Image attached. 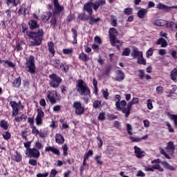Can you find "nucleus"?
I'll use <instances>...</instances> for the list:
<instances>
[{"instance_id":"nucleus-38","label":"nucleus","mask_w":177,"mask_h":177,"mask_svg":"<svg viewBox=\"0 0 177 177\" xmlns=\"http://www.w3.org/2000/svg\"><path fill=\"white\" fill-rule=\"evenodd\" d=\"M93 107L94 109H100V107H102V102L99 100H95L93 102Z\"/></svg>"},{"instance_id":"nucleus-28","label":"nucleus","mask_w":177,"mask_h":177,"mask_svg":"<svg viewBox=\"0 0 177 177\" xmlns=\"http://www.w3.org/2000/svg\"><path fill=\"white\" fill-rule=\"evenodd\" d=\"M167 150H169L170 153H174L175 151V145H174V142L170 141L167 143V146L166 147Z\"/></svg>"},{"instance_id":"nucleus-4","label":"nucleus","mask_w":177,"mask_h":177,"mask_svg":"<svg viewBox=\"0 0 177 177\" xmlns=\"http://www.w3.org/2000/svg\"><path fill=\"white\" fill-rule=\"evenodd\" d=\"M118 34L117 29L111 28V45L114 48H116L118 50H120V46H122V43L117 39Z\"/></svg>"},{"instance_id":"nucleus-10","label":"nucleus","mask_w":177,"mask_h":177,"mask_svg":"<svg viewBox=\"0 0 177 177\" xmlns=\"http://www.w3.org/2000/svg\"><path fill=\"white\" fill-rule=\"evenodd\" d=\"M73 107L75 110V114L77 115H82L85 111V109L82 106L81 102L76 101L73 103Z\"/></svg>"},{"instance_id":"nucleus-9","label":"nucleus","mask_w":177,"mask_h":177,"mask_svg":"<svg viewBox=\"0 0 177 177\" xmlns=\"http://www.w3.org/2000/svg\"><path fill=\"white\" fill-rule=\"evenodd\" d=\"M46 95L47 99L51 104H55V103H56V100H59V99H60V94L57 93V91H49L46 93Z\"/></svg>"},{"instance_id":"nucleus-51","label":"nucleus","mask_w":177,"mask_h":177,"mask_svg":"<svg viewBox=\"0 0 177 177\" xmlns=\"http://www.w3.org/2000/svg\"><path fill=\"white\" fill-rule=\"evenodd\" d=\"M113 127L115 128H117V129H122V127L121 126V123L118 121H115L113 122Z\"/></svg>"},{"instance_id":"nucleus-18","label":"nucleus","mask_w":177,"mask_h":177,"mask_svg":"<svg viewBox=\"0 0 177 177\" xmlns=\"http://www.w3.org/2000/svg\"><path fill=\"white\" fill-rule=\"evenodd\" d=\"M52 1L54 3V6H55V10H54L55 13H56L57 15L60 13V12L63 10V7L59 4V1L57 0H52Z\"/></svg>"},{"instance_id":"nucleus-3","label":"nucleus","mask_w":177,"mask_h":177,"mask_svg":"<svg viewBox=\"0 0 177 177\" xmlns=\"http://www.w3.org/2000/svg\"><path fill=\"white\" fill-rule=\"evenodd\" d=\"M115 106L116 109L119 111H122L123 114H125L126 118H128V117H129V115L131 114V109H129V108H128V104L127 106L126 100H122L120 102L117 101L115 102Z\"/></svg>"},{"instance_id":"nucleus-13","label":"nucleus","mask_w":177,"mask_h":177,"mask_svg":"<svg viewBox=\"0 0 177 177\" xmlns=\"http://www.w3.org/2000/svg\"><path fill=\"white\" fill-rule=\"evenodd\" d=\"M37 115L35 118L37 125H42V119L44 118V113L42 109L39 108L37 110Z\"/></svg>"},{"instance_id":"nucleus-32","label":"nucleus","mask_w":177,"mask_h":177,"mask_svg":"<svg viewBox=\"0 0 177 177\" xmlns=\"http://www.w3.org/2000/svg\"><path fill=\"white\" fill-rule=\"evenodd\" d=\"M8 6L12 5V6H17L20 3V0H6Z\"/></svg>"},{"instance_id":"nucleus-60","label":"nucleus","mask_w":177,"mask_h":177,"mask_svg":"<svg viewBox=\"0 0 177 177\" xmlns=\"http://www.w3.org/2000/svg\"><path fill=\"white\" fill-rule=\"evenodd\" d=\"M53 64L55 66V67H59V66L60 65V60L55 59L53 61Z\"/></svg>"},{"instance_id":"nucleus-12","label":"nucleus","mask_w":177,"mask_h":177,"mask_svg":"<svg viewBox=\"0 0 177 177\" xmlns=\"http://www.w3.org/2000/svg\"><path fill=\"white\" fill-rule=\"evenodd\" d=\"M10 104L12 109V117H16V115H19V110H20V104H17V102L15 101H12L10 102Z\"/></svg>"},{"instance_id":"nucleus-57","label":"nucleus","mask_w":177,"mask_h":177,"mask_svg":"<svg viewBox=\"0 0 177 177\" xmlns=\"http://www.w3.org/2000/svg\"><path fill=\"white\" fill-rule=\"evenodd\" d=\"M30 128L32 129V133L34 135H38L39 133V131H38V129H37V127H35V126H32Z\"/></svg>"},{"instance_id":"nucleus-41","label":"nucleus","mask_w":177,"mask_h":177,"mask_svg":"<svg viewBox=\"0 0 177 177\" xmlns=\"http://www.w3.org/2000/svg\"><path fill=\"white\" fill-rule=\"evenodd\" d=\"M21 154H20V153L19 152H16L15 155V158L14 160L17 162H20V161H21Z\"/></svg>"},{"instance_id":"nucleus-24","label":"nucleus","mask_w":177,"mask_h":177,"mask_svg":"<svg viewBox=\"0 0 177 177\" xmlns=\"http://www.w3.org/2000/svg\"><path fill=\"white\" fill-rule=\"evenodd\" d=\"M52 16V12H44V14L41 16V19L44 23H46L49 19H50V17Z\"/></svg>"},{"instance_id":"nucleus-31","label":"nucleus","mask_w":177,"mask_h":177,"mask_svg":"<svg viewBox=\"0 0 177 177\" xmlns=\"http://www.w3.org/2000/svg\"><path fill=\"white\" fill-rule=\"evenodd\" d=\"M146 13H147V10L142 8L138 10L137 15L140 19H144L145 15H146Z\"/></svg>"},{"instance_id":"nucleus-44","label":"nucleus","mask_w":177,"mask_h":177,"mask_svg":"<svg viewBox=\"0 0 177 177\" xmlns=\"http://www.w3.org/2000/svg\"><path fill=\"white\" fill-rule=\"evenodd\" d=\"M147 106L149 110H153V101L150 99L147 100Z\"/></svg>"},{"instance_id":"nucleus-20","label":"nucleus","mask_w":177,"mask_h":177,"mask_svg":"<svg viewBox=\"0 0 177 177\" xmlns=\"http://www.w3.org/2000/svg\"><path fill=\"white\" fill-rule=\"evenodd\" d=\"M154 24L155 26H158V27L168 26L169 21L163 19H156L154 21Z\"/></svg>"},{"instance_id":"nucleus-45","label":"nucleus","mask_w":177,"mask_h":177,"mask_svg":"<svg viewBox=\"0 0 177 177\" xmlns=\"http://www.w3.org/2000/svg\"><path fill=\"white\" fill-rule=\"evenodd\" d=\"M122 55V56H129V55H131V48H125L123 50Z\"/></svg>"},{"instance_id":"nucleus-16","label":"nucleus","mask_w":177,"mask_h":177,"mask_svg":"<svg viewBox=\"0 0 177 177\" xmlns=\"http://www.w3.org/2000/svg\"><path fill=\"white\" fill-rule=\"evenodd\" d=\"M103 5H106V0H99L92 3L93 9L95 11L99 9L100 6H103Z\"/></svg>"},{"instance_id":"nucleus-23","label":"nucleus","mask_w":177,"mask_h":177,"mask_svg":"<svg viewBox=\"0 0 177 177\" xmlns=\"http://www.w3.org/2000/svg\"><path fill=\"white\" fill-rule=\"evenodd\" d=\"M89 21V24L93 25L95 24V23H97V21H100V18L97 17L96 19L93 18V16L92 15V14H91L90 15L88 16V19Z\"/></svg>"},{"instance_id":"nucleus-59","label":"nucleus","mask_w":177,"mask_h":177,"mask_svg":"<svg viewBox=\"0 0 177 177\" xmlns=\"http://www.w3.org/2000/svg\"><path fill=\"white\" fill-rule=\"evenodd\" d=\"M78 17L80 20H88V16L86 17L85 14H80Z\"/></svg>"},{"instance_id":"nucleus-34","label":"nucleus","mask_w":177,"mask_h":177,"mask_svg":"<svg viewBox=\"0 0 177 177\" xmlns=\"http://www.w3.org/2000/svg\"><path fill=\"white\" fill-rule=\"evenodd\" d=\"M49 53H51L52 56H55V45L52 42H49L48 44Z\"/></svg>"},{"instance_id":"nucleus-27","label":"nucleus","mask_w":177,"mask_h":177,"mask_svg":"<svg viewBox=\"0 0 177 177\" xmlns=\"http://www.w3.org/2000/svg\"><path fill=\"white\" fill-rule=\"evenodd\" d=\"M28 24L31 30H34L35 28H38V27H39L38 23H37L36 21H34V19L30 20Z\"/></svg>"},{"instance_id":"nucleus-35","label":"nucleus","mask_w":177,"mask_h":177,"mask_svg":"<svg viewBox=\"0 0 177 177\" xmlns=\"http://www.w3.org/2000/svg\"><path fill=\"white\" fill-rule=\"evenodd\" d=\"M9 127V124H8V122L6 120H2L0 121V128H2L3 129H8Z\"/></svg>"},{"instance_id":"nucleus-1","label":"nucleus","mask_w":177,"mask_h":177,"mask_svg":"<svg viewBox=\"0 0 177 177\" xmlns=\"http://www.w3.org/2000/svg\"><path fill=\"white\" fill-rule=\"evenodd\" d=\"M77 91L81 95L83 100L86 104L89 103V99H91V90L89 87L87 86L86 84L82 81V80H79L77 82L76 85Z\"/></svg>"},{"instance_id":"nucleus-26","label":"nucleus","mask_w":177,"mask_h":177,"mask_svg":"<svg viewBox=\"0 0 177 177\" xmlns=\"http://www.w3.org/2000/svg\"><path fill=\"white\" fill-rule=\"evenodd\" d=\"M170 77L172 81L177 82V68H174L170 73Z\"/></svg>"},{"instance_id":"nucleus-52","label":"nucleus","mask_w":177,"mask_h":177,"mask_svg":"<svg viewBox=\"0 0 177 177\" xmlns=\"http://www.w3.org/2000/svg\"><path fill=\"white\" fill-rule=\"evenodd\" d=\"M2 136L3 139H5L6 140H8V139H10V133L9 132H4Z\"/></svg>"},{"instance_id":"nucleus-21","label":"nucleus","mask_w":177,"mask_h":177,"mask_svg":"<svg viewBox=\"0 0 177 177\" xmlns=\"http://www.w3.org/2000/svg\"><path fill=\"white\" fill-rule=\"evenodd\" d=\"M156 45H160L161 48H167L168 46V42L162 37H160L157 41Z\"/></svg>"},{"instance_id":"nucleus-25","label":"nucleus","mask_w":177,"mask_h":177,"mask_svg":"<svg viewBox=\"0 0 177 177\" xmlns=\"http://www.w3.org/2000/svg\"><path fill=\"white\" fill-rule=\"evenodd\" d=\"M138 103H139V98L133 97L130 102H128L129 109L131 110L132 106H133V104H138Z\"/></svg>"},{"instance_id":"nucleus-14","label":"nucleus","mask_w":177,"mask_h":177,"mask_svg":"<svg viewBox=\"0 0 177 177\" xmlns=\"http://www.w3.org/2000/svg\"><path fill=\"white\" fill-rule=\"evenodd\" d=\"M113 80L115 81H118V82H122L125 80V73L121 70H118L115 71V76L113 77Z\"/></svg>"},{"instance_id":"nucleus-19","label":"nucleus","mask_w":177,"mask_h":177,"mask_svg":"<svg viewBox=\"0 0 177 177\" xmlns=\"http://www.w3.org/2000/svg\"><path fill=\"white\" fill-rule=\"evenodd\" d=\"M92 8V2H88L84 5V9L88 13V15H92V12H93Z\"/></svg>"},{"instance_id":"nucleus-64","label":"nucleus","mask_w":177,"mask_h":177,"mask_svg":"<svg viewBox=\"0 0 177 177\" xmlns=\"http://www.w3.org/2000/svg\"><path fill=\"white\" fill-rule=\"evenodd\" d=\"M49 174L48 173H44V174H41L39 173L37 174V177H48Z\"/></svg>"},{"instance_id":"nucleus-61","label":"nucleus","mask_w":177,"mask_h":177,"mask_svg":"<svg viewBox=\"0 0 177 177\" xmlns=\"http://www.w3.org/2000/svg\"><path fill=\"white\" fill-rule=\"evenodd\" d=\"M28 162L30 165H32L33 167H37V160L34 159H30Z\"/></svg>"},{"instance_id":"nucleus-36","label":"nucleus","mask_w":177,"mask_h":177,"mask_svg":"<svg viewBox=\"0 0 177 177\" xmlns=\"http://www.w3.org/2000/svg\"><path fill=\"white\" fill-rule=\"evenodd\" d=\"M21 85V79L20 77L17 78L13 82L14 88H19Z\"/></svg>"},{"instance_id":"nucleus-46","label":"nucleus","mask_w":177,"mask_h":177,"mask_svg":"<svg viewBox=\"0 0 177 177\" xmlns=\"http://www.w3.org/2000/svg\"><path fill=\"white\" fill-rule=\"evenodd\" d=\"M124 15H132L133 9L132 8H127L124 10Z\"/></svg>"},{"instance_id":"nucleus-49","label":"nucleus","mask_w":177,"mask_h":177,"mask_svg":"<svg viewBox=\"0 0 177 177\" xmlns=\"http://www.w3.org/2000/svg\"><path fill=\"white\" fill-rule=\"evenodd\" d=\"M94 41L97 45H102V39L99 36H95L94 37Z\"/></svg>"},{"instance_id":"nucleus-5","label":"nucleus","mask_w":177,"mask_h":177,"mask_svg":"<svg viewBox=\"0 0 177 177\" xmlns=\"http://www.w3.org/2000/svg\"><path fill=\"white\" fill-rule=\"evenodd\" d=\"M160 162H161V160L160 159H155L151 162V164H155L152 166H148L145 168V171L151 172H154V169H157L159 172H164V169L161 167L160 165Z\"/></svg>"},{"instance_id":"nucleus-11","label":"nucleus","mask_w":177,"mask_h":177,"mask_svg":"<svg viewBox=\"0 0 177 177\" xmlns=\"http://www.w3.org/2000/svg\"><path fill=\"white\" fill-rule=\"evenodd\" d=\"M40 154L41 153L39 152V151L35 148H30V149H28L26 151V155L30 158L31 157H32L33 158H39Z\"/></svg>"},{"instance_id":"nucleus-39","label":"nucleus","mask_w":177,"mask_h":177,"mask_svg":"<svg viewBox=\"0 0 177 177\" xmlns=\"http://www.w3.org/2000/svg\"><path fill=\"white\" fill-rule=\"evenodd\" d=\"M5 63V66L6 67H10L11 68H15V64H13L12 62L6 60V61H3Z\"/></svg>"},{"instance_id":"nucleus-37","label":"nucleus","mask_w":177,"mask_h":177,"mask_svg":"<svg viewBox=\"0 0 177 177\" xmlns=\"http://www.w3.org/2000/svg\"><path fill=\"white\" fill-rule=\"evenodd\" d=\"M79 57L82 62H88L89 60V57L84 53H80Z\"/></svg>"},{"instance_id":"nucleus-54","label":"nucleus","mask_w":177,"mask_h":177,"mask_svg":"<svg viewBox=\"0 0 177 177\" xmlns=\"http://www.w3.org/2000/svg\"><path fill=\"white\" fill-rule=\"evenodd\" d=\"M139 73V77L141 80H143V78H145V77H146V73H145V70H140L138 71Z\"/></svg>"},{"instance_id":"nucleus-53","label":"nucleus","mask_w":177,"mask_h":177,"mask_svg":"<svg viewBox=\"0 0 177 177\" xmlns=\"http://www.w3.org/2000/svg\"><path fill=\"white\" fill-rule=\"evenodd\" d=\"M126 127L129 135H133L132 131H132V125H131V124H127Z\"/></svg>"},{"instance_id":"nucleus-6","label":"nucleus","mask_w":177,"mask_h":177,"mask_svg":"<svg viewBox=\"0 0 177 177\" xmlns=\"http://www.w3.org/2000/svg\"><path fill=\"white\" fill-rule=\"evenodd\" d=\"M49 78L50 86H51V88L56 89V88H58L60 84H62V78H60V77L57 76L55 73L50 75Z\"/></svg>"},{"instance_id":"nucleus-42","label":"nucleus","mask_w":177,"mask_h":177,"mask_svg":"<svg viewBox=\"0 0 177 177\" xmlns=\"http://www.w3.org/2000/svg\"><path fill=\"white\" fill-rule=\"evenodd\" d=\"M102 155H96L95 156V160L97 162V164H98V165H102V164H103V162H102Z\"/></svg>"},{"instance_id":"nucleus-47","label":"nucleus","mask_w":177,"mask_h":177,"mask_svg":"<svg viewBox=\"0 0 177 177\" xmlns=\"http://www.w3.org/2000/svg\"><path fill=\"white\" fill-rule=\"evenodd\" d=\"M165 26H166V27L171 28V30H174V28H176V24L171 21V22H169V24Z\"/></svg>"},{"instance_id":"nucleus-30","label":"nucleus","mask_w":177,"mask_h":177,"mask_svg":"<svg viewBox=\"0 0 177 177\" xmlns=\"http://www.w3.org/2000/svg\"><path fill=\"white\" fill-rule=\"evenodd\" d=\"M15 121L17 122H20L23 121V122H26L27 121V115H21V116H15Z\"/></svg>"},{"instance_id":"nucleus-48","label":"nucleus","mask_w":177,"mask_h":177,"mask_svg":"<svg viewBox=\"0 0 177 177\" xmlns=\"http://www.w3.org/2000/svg\"><path fill=\"white\" fill-rule=\"evenodd\" d=\"M64 55H71L73 53V48H65L63 49Z\"/></svg>"},{"instance_id":"nucleus-56","label":"nucleus","mask_w":177,"mask_h":177,"mask_svg":"<svg viewBox=\"0 0 177 177\" xmlns=\"http://www.w3.org/2000/svg\"><path fill=\"white\" fill-rule=\"evenodd\" d=\"M102 95L104 97V99H109V91H107V89L105 90H102Z\"/></svg>"},{"instance_id":"nucleus-63","label":"nucleus","mask_w":177,"mask_h":177,"mask_svg":"<svg viewBox=\"0 0 177 177\" xmlns=\"http://www.w3.org/2000/svg\"><path fill=\"white\" fill-rule=\"evenodd\" d=\"M164 91V88H162V86H157L156 87V92L158 93H162Z\"/></svg>"},{"instance_id":"nucleus-40","label":"nucleus","mask_w":177,"mask_h":177,"mask_svg":"<svg viewBox=\"0 0 177 177\" xmlns=\"http://www.w3.org/2000/svg\"><path fill=\"white\" fill-rule=\"evenodd\" d=\"M118 19H117V17L115 16H112L111 18V26H113V27H117V26H118V23L117 22Z\"/></svg>"},{"instance_id":"nucleus-33","label":"nucleus","mask_w":177,"mask_h":177,"mask_svg":"<svg viewBox=\"0 0 177 177\" xmlns=\"http://www.w3.org/2000/svg\"><path fill=\"white\" fill-rule=\"evenodd\" d=\"M168 115H169V118H170L171 121L174 122L175 128H177V115L168 113Z\"/></svg>"},{"instance_id":"nucleus-2","label":"nucleus","mask_w":177,"mask_h":177,"mask_svg":"<svg viewBox=\"0 0 177 177\" xmlns=\"http://www.w3.org/2000/svg\"><path fill=\"white\" fill-rule=\"evenodd\" d=\"M26 35L30 39H33L35 41L34 45L36 46L41 45V42H42V37L44 36V31L42 30H39L37 32H27Z\"/></svg>"},{"instance_id":"nucleus-58","label":"nucleus","mask_w":177,"mask_h":177,"mask_svg":"<svg viewBox=\"0 0 177 177\" xmlns=\"http://www.w3.org/2000/svg\"><path fill=\"white\" fill-rule=\"evenodd\" d=\"M59 67L61 68V70H63L64 71H65V73H66L67 70L68 69V66L66 65V64H63L62 63L59 65Z\"/></svg>"},{"instance_id":"nucleus-29","label":"nucleus","mask_w":177,"mask_h":177,"mask_svg":"<svg viewBox=\"0 0 177 177\" xmlns=\"http://www.w3.org/2000/svg\"><path fill=\"white\" fill-rule=\"evenodd\" d=\"M162 164L165 168H167V169H169V171H176V167L169 165L167 161L162 162Z\"/></svg>"},{"instance_id":"nucleus-50","label":"nucleus","mask_w":177,"mask_h":177,"mask_svg":"<svg viewBox=\"0 0 177 177\" xmlns=\"http://www.w3.org/2000/svg\"><path fill=\"white\" fill-rule=\"evenodd\" d=\"M157 8L158 9H160V10H162V9H169V7L160 3L157 5Z\"/></svg>"},{"instance_id":"nucleus-15","label":"nucleus","mask_w":177,"mask_h":177,"mask_svg":"<svg viewBox=\"0 0 177 177\" xmlns=\"http://www.w3.org/2000/svg\"><path fill=\"white\" fill-rule=\"evenodd\" d=\"M45 151H47L49 153L50 151L53 153V154H55L56 156H60V151L59 149L55 147H46L45 148Z\"/></svg>"},{"instance_id":"nucleus-7","label":"nucleus","mask_w":177,"mask_h":177,"mask_svg":"<svg viewBox=\"0 0 177 177\" xmlns=\"http://www.w3.org/2000/svg\"><path fill=\"white\" fill-rule=\"evenodd\" d=\"M35 60L34 58V56L30 55L27 59H26V68L28 71V73H30L31 74H34L35 73Z\"/></svg>"},{"instance_id":"nucleus-55","label":"nucleus","mask_w":177,"mask_h":177,"mask_svg":"<svg viewBox=\"0 0 177 177\" xmlns=\"http://www.w3.org/2000/svg\"><path fill=\"white\" fill-rule=\"evenodd\" d=\"M97 143L98 145V147H102L103 146V140H102V138L100 137H97Z\"/></svg>"},{"instance_id":"nucleus-22","label":"nucleus","mask_w":177,"mask_h":177,"mask_svg":"<svg viewBox=\"0 0 177 177\" xmlns=\"http://www.w3.org/2000/svg\"><path fill=\"white\" fill-rule=\"evenodd\" d=\"M55 142L58 145H63L64 143V138L61 134H56L55 136Z\"/></svg>"},{"instance_id":"nucleus-8","label":"nucleus","mask_w":177,"mask_h":177,"mask_svg":"<svg viewBox=\"0 0 177 177\" xmlns=\"http://www.w3.org/2000/svg\"><path fill=\"white\" fill-rule=\"evenodd\" d=\"M131 56H133L134 59H138V64L146 65V60L143 58V53L140 51L138 48H133Z\"/></svg>"},{"instance_id":"nucleus-17","label":"nucleus","mask_w":177,"mask_h":177,"mask_svg":"<svg viewBox=\"0 0 177 177\" xmlns=\"http://www.w3.org/2000/svg\"><path fill=\"white\" fill-rule=\"evenodd\" d=\"M134 153L136 154V156L138 158H142V157H145V156L146 155V153H145L144 151H142V149H140V148L135 146L134 147Z\"/></svg>"},{"instance_id":"nucleus-43","label":"nucleus","mask_w":177,"mask_h":177,"mask_svg":"<svg viewBox=\"0 0 177 177\" xmlns=\"http://www.w3.org/2000/svg\"><path fill=\"white\" fill-rule=\"evenodd\" d=\"M72 33L73 37V43L77 44V37H78V35L77 34V30L75 29H72Z\"/></svg>"},{"instance_id":"nucleus-62","label":"nucleus","mask_w":177,"mask_h":177,"mask_svg":"<svg viewBox=\"0 0 177 177\" xmlns=\"http://www.w3.org/2000/svg\"><path fill=\"white\" fill-rule=\"evenodd\" d=\"M35 147H37V149H39V150H41V149H43L44 147V146H42V144L39 141L35 142Z\"/></svg>"}]
</instances>
